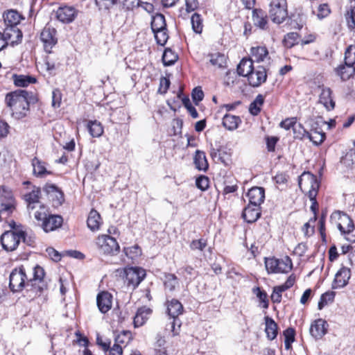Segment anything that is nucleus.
Segmentation results:
<instances>
[{"label": "nucleus", "instance_id": "15", "mask_svg": "<svg viewBox=\"0 0 355 355\" xmlns=\"http://www.w3.org/2000/svg\"><path fill=\"white\" fill-rule=\"evenodd\" d=\"M43 191L48 195V198L53 202L55 206L61 205L64 201V193L55 184H46L43 187Z\"/></svg>", "mask_w": 355, "mask_h": 355}, {"label": "nucleus", "instance_id": "61", "mask_svg": "<svg viewBox=\"0 0 355 355\" xmlns=\"http://www.w3.org/2000/svg\"><path fill=\"white\" fill-rule=\"evenodd\" d=\"M62 101V94L59 89H55L52 92V106L58 108L60 106Z\"/></svg>", "mask_w": 355, "mask_h": 355}, {"label": "nucleus", "instance_id": "52", "mask_svg": "<svg viewBox=\"0 0 355 355\" xmlns=\"http://www.w3.org/2000/svg\"><path fill=\"white\" fill-rule=\"evenodd\" d=\"M284 345L286 349L291 347V344L295 341V331L293 328H288L284 331Z\"/></svg>", "mask_w": 355, "mask_h": 355}, {"label": "nucleus", "instance_id": "5", "mask_svg": "<svg viewBox=\"0 0 355 355\" xmlns=\"http://www.w3.org/2000/svg\"><path fill=\"white\" fill-rule=\"evenodd\" d=\"M34 216L40 222V225L45 232L55 230L61 227L63 223L60 216L49 214L44 205H40V210L35 211Z\"/></svg>", "mask_w": 355, "mask_h": 355}, {"label": "nucleus", "instance_id": "53", "mask_svg": "<svg viewBox=\"0 0 355 355\" xmlns=\"http://www.w3.org/2000/svg\"><path fill=\"white\" fill-rule=\"evenodd\" d=\"M340 162L347 167H352L355 164V149H350L345 155L341 158Z\"/></svg>", "mask_w": 355, "mask_h": 355}, {"label": "nucleus", "instance_id": "37", "mask_svg": "<svg viewBox=\"0 0 355 355\" xmlns=\"http://www.w3.org/2000/svg\"><path fill=\"white\" fill-rule=\"evenodd\" d=\"M87 127L89 134L93 137H99L103 133V128L101 123L96 120L89 121Z\"/></svg>", "mask_w": 355, "mask_h": 355}, {"label": "nucleus", "instance_id": "44", "mask_svg": "<svg viewBox=\"0 0 355 355\" xmlns=\"http://www.w3.org/2000/svg\"><path fill=\"white\" fill-rule=\"evenodd\" d=\"M164 285L166 289L173 291L178 285V279L174 274L168 273L164 275Z\"/></svg>", "mask_w": 355, "mask_h": 355}, {"label": "nucleus", "instance_id": "27", "mask_svg": "<svg viewBox=\"0 0 355 355\" xmlns=\"http://www.w3.org/2000/svg\"><path fill=\"white\" fill-rule=\"evenodd\" d=\"M151 313L152 310L150 308H147L146 306L138 309L136 315L134 317L133 322L135 327H139L144 325L148 319V316Z\"/></svg>", "mask_w": 355, "mask_h": 355}, {"label": "nucleus", "instance_id": "50", "mask_svg": "<svg viewBox=\"0 0 355 355\" xmlns=\"http://www.w3.org/2000/svg\"><path fill=\"white\" fill-rule=\"evenodd\" d=\"M309 139L315 146L320 145L326 139L324 132H309Z\"/></svg>", "mask_w": 355, "mask_h": 355}, {"label": "nucleus", "instance_id": "18", "mask_svg": "<svg viewBox=\"0 0 355 355\" xmlns=\"http://www.w3.org/2000/svg\"><path fill=\"white\" fill-rule=\"evenodd\" d=\"M96 304L99 311L102 313H106L112 308V295L107 291H103L96 297Z\"/></svg>", "mask_w": 355, "mask_h": 355}, {"label": "nucleus", "instance_id": "33", "mask_svg": "<svg viewBox=\"0 0 355 355\" xmlns=\"http://www.w3.org/2000/svg\"><path fill=\"white\" fill-rule=\"evenodd\" d=\"M264 319L266 322L265 331L267 335V338L269 340H272L277 336V324L274 320L269 316H266Z\"/></svg>", "mask_w": 355, "mask_h": 355}, {"label": "nucleus", "instance_id": "22", "mask_svg": "<svg viewBox=\"0 0 355 355\" xmlns=\"http://www.w3.org/2000/svg\"><path fill=\"white\" fill-rule=\"evenodd\" d=\"M337 76H338L343 81L348 80L355 73V67L349 62L345 60V64H340L335 69Z\"/></svg>", "mask_w": 355, "mask_h": 355}, {"label": "nucleus", "instance_id": "43", "mask_svg": "<svg viewBox=\"0 0 355 355\" xmlns=\"http://www.w3.org/2000/svg\"><path fill=\"white\" fill-rule=\"evenodd\" d=\"M279 273H288L293 268V262L288 256H286L282 259H279L278 263Z\"/></svg>", "mask_w": 355, "mask_h": 355}, {"label": "nucleus", "instance_id": "20", "mask_svg": "<svg viewBox=\"0 0 355 355\" xmlns=\"http://www.w3.org/2000/svg\"><path fill=\"white\" fill-rule=\"evenodd\" d=\"M340 222L338 224V228L342 234L349 235L354 231V225L352 219L343 212L338 211Z\"/></svg>", "mask_w": 355, "mask_h": 355}, {"label": "nucleus", "instance_id": "41", "mask_svg": "<svg viewBox=\"0 0 355 355\" xmlns=\"http://www.w3.org/2000/svg\"><path fill=\"white\" fill-rule=\"evenodd\" d=\"M264 263L266 269L268 274H277L279 273V259H277L274 257H266L264 259Z\"/></svg>", "mask_w": 355, "mask_h": 355}, {"label": "nucleus", "instance_id": "17", "mask_svg": "<svg viewBox=\"0 0 355 355\" xmlns=\"http://www.w3.org/2000/svg\"><path fill=\"white\" fill-rule=\"evenodd\" d=\"M3 34L8 44L12 46L21 43L23 37L22 32L18 27L15 26H12V28L6 27Z\"/></svg>", "mask_w": 355, "mask_h": 355}, {"label": "nucleus", "instance_id": "3", "mask_svg": "<svg viewBox=\"0 0 355 355\" xmlns=\"http://www.w3.org/2000/svg\"><path fill=\"white\" fill-rule=\"evenodd\" d=\"M299 187L302 189L303 184L310 185V189L308 191V197L311 201V210L313 212V221L315 222L317 217L316 214L318 209V203L316 200L318 189L320 187V182L318 180L317 177L310 172H304L300 177L298 181Z\"/></svg>", "mask_w": 355, "mask_h": 355}, {"label": "nucleus", "instance_id": "28", "mask_svg": "<svg viewBox=\"0 0 355 355\" xmlns=\"http://www.w3.org/2000/svg\"><path fill=\"white\" fill-rule=\"evenodd\" d=\"M253 60L250 58H244L239 62L237 67V72L239 76L247 77L252 69L254 68L253 66Z\"/></svg>", "mask_w": 355, "mask_h": 355}, {"label": "nucleus", "instance_id": "31", "mask_svg": "<svg viewBox=\"0 0 355 355\" xmlns=\"http://www.w3.org/2000/svg\"><path fill=\"white\" fill-rule=\"evenodd\" d=\"M241 123V119L239 116L226 114L223 118V125L228 130H234Z\"/></svg>", "mask_w": 355, "mask_h": 355}, {"label": "nucleus", "instance_id": "35", "mask_svg": "<svg viewBox=\"0 0 355 355\" xmlns=\"http://www.w3.org/2000/svg\"><path fill=\"white\" fill-rule=\"evenodd\" d=\"M12 78L14 83L17 87H27L30 84L35 83L37 82V79L31 76L15 74Z\"/></svg>", "mask_w": 355, "mask_h": 355}, {"label": "nucleus", "instance_id": "6", "mask_svg": "<svg viewBox=\"0 0 355 355\" xmlns=\"http://www.w3.org/2000/svg\"><path fill=\"white\" fill-rule=\"evenodd\" d=\"M16 209V201L10 189L0 187V215L8 217Z\"/></svg>", "mask_w": 355, "mask_h": 355}, {"label": "nucleus", "instance_id": "2", "mask_svg": "<svg viewBox=\"0 0 355 355\" xmlns=\"http://www.w3.org/2000/svg\"><path fill=\"white\" fill-rule=\"evenodd\" d=\"M37 98L33 92L24 89H17L6 94L5 102L11 110V115L19 120L26 117L30 110V105L35 104Z\"/></svg>", "mask_w": 355, "mask_h": 355}, {"label": "nucleus", "instance_id": "30", "mask_svg": "<svg viewBox=\"0 0 355 355\" xmlns=\"http://www.w3.org/2000/svg\"><path fill=\"white\" fill-rule=\"evenodd\" d=\"M88 228L94 232L98 230L101 224V218L100 214L95 209H92L89 213L87 220Z\"/></svg>", "mask_w": 355, "mask_h": 355}, {"label": "nucleus", "instance_id": "14", "mask_svg": "<svg viewBox=\"0 0 355 355\" xmlns=\"http://www.w3.org/2000/svg\"><path fill=\"white\" fill-rule=\"evenodd\" d=\"M57 19L64 24L72 22L78 15V10L73 6H60L55 12Z\"/></svg>", "mask_w": 355, "mask_h": 355}, {"label": "nucleus", "instance_id": "34", "mask_svg": "<svg viewBox=\"0 0 355 355\" xmlns=\"http://www.w3.org/2000/svg\"><path fill=\"white\" fill-rule=\"evenodd\" d=\"M150 25L152 31L157 32L159 30H163L166 28L164 15L161 13H157L155 15H153Z\"/></svg>", "mask_w": 355, "mask_h": 355}, {"label": "nucleus", "instance_id": "11", "mask_svg": "<svg viewBox=\"0 0 355 355\" xmlns=\"http://www.w3.org/2000/svg\"><path fill=\"white\" fill-rule=\"evenodd\" d=\"M249 85L253 87H258L267 80L266 69L263 66H258L247 76Z\"/></svg>", "mask_w": 355, "mask_h": 355}, {"label": "nucleus", "instance_id": "9", "mask_svg": "<svg viewBox=\"0 0 355 355\" xmlns=\"http://www.w3.org/2000/svg\"><path fill=\"white\" fill-rule=\"evenodd\" d=\"M23 231L14 232L12 230L5 232L0 238L3 248L7 252H12L17 249L21 238Z\"/></svg>", "mask_w": 355, "mask_h": 355}, {"label": "nucleus", "instance_id": "56", "mask_svg": "<svg viewBox=\"0 0 355 355\" xmlns=\"http://www.w3.org/2000/svg\"><path fill=\"white\" fill-rule=\"evenodd\" d=\"M207 240L205 239H200L193 240L191 242L189 247L191 250H198L200 251H203L205 250V248L207 247Z\"/></svg>", "mask_w": 355, "mask_h": 355}, {"label": "nucleus", "instance_id": "26", "mask_svg": "<svg viewBox=\"0 0 355 355\" xmlns=\"http://www.w3.org/2000/svg\"><path fill=\"white\" fill-rule=\"evenodd\" d=\"M31 164L33 168V175L37 178H43L46 175H51V171H47L46 168V163L35 157L32 161Z\"/></svg>", "mask_w": 355, "mask_h": 355}, {"label": "nucleus", "instance_id": "23", "mask_svg": "<svg viewBox=\"0 0 355 355\" xmlns=\"http://www.w3.org/2000/svg\"><path fill=\"white\" fill-rule=\"evenodd\" d=\"M254 25L262 30H266L268 26V17L266 12L259 8L252 10V15Z\"/></svg>", "mask_w": 355, "mask_h": 355}, {"label": "nucleus", "instance_id": "57", "mask_svg": "<svg viewBox=\"0 0 355 355\" xmlns=\"http://www.w3.org/2000/svg\"><path fill=\"white\" fill-rule=\"evenodd\" d=\"M116 3L117 0H95V3L99 10H110Z\"/></svg>", "mask_w": 355, "mask_h": 355}, {"label": "nucleus", "instance_id": "63", "mask_svg": "<svg viewBox=\"0 0 355 355\" xmlns=\"http://www.w3.org/2000/svg\"><path fill=\"white\" fill-rule=\"evenodd\" d=\"M345 60L355 66V46H349L345 53Z\"/></svg>", "mask_w": 355, "mask_h": 355}, {"label": "nucleus", "instance_id": "4", "mask_svg": "<svg viewBox=\"0 0 355 355\" xmlns=\"http://www.w3.org/2000/svg\"><path fill=\"white\" fill-rule=\"evenodd\" d=\"M117 272L124 285L132 291L135 290L146 276V270L140 267H125L118 269Z\"/></svg>", "mask_w": 355, "mask_h": 355}, {"label": "nucleus", "instance_id": "54", "mask_svg": "<svg viewBox=\"0 0 355 355\" xmlns=\"http://www.w3.org/2000/svg\"><path fill=\"white\" fill-rule=\"evenodd\" d=\"M123 252L128 258L134 259L141 255V250L137 245H135L131 247L124 248Z\"/></svg>", "mask_w": 355, "mask_h": 355}, {"label": "nucleus", "instance_id": "10", "mask_svg": "<svg viewBox=\"0 0 355 355\" xmlns=\"http://www.w3.org/2000/svg\"><path fill=\"white\" fill-rule=\"evenodd\" d=\"M40 40L45 52L51 53L52 49L58 43L56 29L49 24L46 25L40 33Z\"/></svg>", "mask_w": 355, "mask_h": 355}, {"label": "nucleus", "instance_id": "46", "mask_svg": "<svg viewBox=\"0 0 355 355\" xmlns=\"http://www.w3.org/2000/svg\"><path fill=\"white\" fill-rule=\"evenodd\" d=\"M155 35L156 42L158 45L164 46L168 40V33L167 28L164 29L159 30L157 31H153Z\"/></svg>", "mask_w": 355, "mask_h": 355}, {"label": "nucleus", "instance_id": "42", "mask_svg": "<svg viewBox=\"0 0 355 355\" xmlns=\"http://www.w3.org/2000/svg\"><path fill=\"white\" fill-rule=\"evenodd\" d=\"M178 56L171 49H166L162 55V62L165 66L173 65L177 60Z\"/></svg>", "mask_w": 355, "mask_h": 355}, {"label": "nucleus", "instance_id": "38", "mask_svg": "<svg viewBox=\"0 0 355 355\" xmlns=\"http://www.w3.org/2000/svg\"><path fill=\"white\" fill-rule=\"evenodd\" d=\"M264 103V98L263 95L258 94L255 99L250 104L249 112L253 116H257L261 110V106Z\"/></svg>", "mask_w": 355, "mask_h": 355}, {"label": "nucleus", "instance_id": "36", "mask_svg": "<svg viewBox=\"0 0 355 355\" xmlns=\"http://www.w3.org/2000/svg\"><path fill=\"white\" fill-rule=\"evenodd\" d=\"M253 61L261 62L264 60V58L268 55V51L265 46L252 47L250 49Z\"/></svg>", "mask_w": 355, "mask_h": 355}, {"label": "nucleus", "instance_id": "12", "mask_svg": "<svg viewBox=\"0 0 355 355\" xmlns=\"http://www.w3.org/2000/svg\"><path fill=\"white\" fill-rule=\"evenodd\" d=\"M350 277L351 270L347 267L342 266L335 275L331 288L333 289L344 288L348 284Z\"/></svg>", "mask_w": 355, "mask_h": 355}, {"label": "nucleus", "instance_id": "48", "mask_svg": "<svg viewBox=\"0 0 355 355\" xmlns=\"http://www.w3.org/2000/svg\"><path fill=\"white\" fill-rule=\"evenodd\" d=\"M335 297V293L334 291H327L323 293L318 302V308L319 310H322L324 306L329 302H332Z\"/></svg>", "mask_w": 355, "mask_h": 355}, {"label": "nucleus", "instance_id": "24", "mask_svg": "<svg viewBox=\"0 0 355 355\" xmlns=\"http://www.w3.org/2000/svg\"><path fill=\"white\" fill-rule=\"evenodd\" d=\"M243 217L248 223L255 222L261 216V209L259 206H254L248 204L243 211Z\"/></svg>", "mask_w": 355, "mask_h": 355}, {"label": "nucleus", "instance_id": "49", "mask_svg": "<svg viewBox=\"0 0 355 355\" xmlns=\"http://www.w3.org/2000/svg\"><path fill=\"white\" fill-rule=\"evenodd\" d=\"M293 131L294 138L296 139L304 140L308 137L309 131H307L300 123H296V125L293 127Z\"/></svg>", "mask_w": 355, "mask_h": 355}, {"label": "nucleus", "instance_id": "64", "mask_svg": "<svg viewBox=\"0 0 355 355\" xmlns=\"http://www.w3.org/2000/svg\"><path fill=\"white\" fill-rule=\"evenodd\" d=\"M171 82L168 78L162 77L159 80V87L158 89V92L161 94H164L167 92Z\"/></svg>", "mask_w": 355, "mask_h": 355}, {"label": "nucleus", "instance_id": "25", "mask_svg": "<svg viewBox=\"0 0 355 355\" xmlns=\"http://www.w3.org/2000/svg\"><path fill=\"white\" fill-rule=\"evenodd\" d=\"M3 17L6 27L10 28H12V26L17 27V25L23 19L21 15L15 10H8L3 14Z\"/></svg>", "mask_w": 355, "mask_h": 355}, {"label": "nucleus", "instance_id": "60", "mask_svg": "<svg viewBox=\"0 0 355 355\" xmlns=\"http://www.w3.org/2000/svg\"><path fill=\"white\" fill-rule=\"evenodd\" d=\"M209 180L207 176L200 175L196 180V187L201 191H205L208 189Z\"/></svg>", "mask_w": 355, "mask_h": 355}, {"label": "nucleus", "instance_id": "16", "mask_svg": "<svg viewBox=\"0 0 355 355\" xmlns=\"http://www.w3.org/2000/svg\"><path fill=\"white\" fill-rule=\"evenodd\" d=\"M328 327L326 320L322 318L317 319L311 323L309 331L315 339H321L327 333Z\"/></svg>", "mask_w": 355, "mask_h": 355}, {"label": "nucleus", "instance_id": "7", "mask_svg": "<svg viewBox=\"0 0 355 355\" xmlns=\"http://www.w3.org/2000/svg\"><path fill=\"white\" fill-rule=\"evenodd\" d=\"M269 16L274 23H283L288 17L286 0H272L270 3Z\"/></svg>", "mask_w": 355, "mask_h": 355}, {"label": "nucleus", "instance_id": "55", "mask_svg": "<svg viewBox=\"0 0 355 355\" xmlns=\"http://www.w3.org/2000/svg\"><path fill=\"white\" fill-rule=\"evenodd\" d=\"M131 340V333L129 331H123L117 335L114 338V343L121 345L128 343Z\"/></svg>", "mask_w": 355, "mask_h": 355}, {"label": "nucleus", "instance_id": "62", "mask_svg": "<svg viewBox=\"0 0 355 355\" xmlns=\"http://www.w3.org/2000/svg\"><path fill=\"white\" fill-rule=\"evenodd\" d=\"M191 96L195 104L198 105L204 98V93L201 87H195L192 91Z\"/></svg>", "mask_w": 355, "mask_h": 355}, {"label": "nucleus", "instance_id": "1", "mask_svg": "<svg viewBox=\"0 0 355 355\" xmlns=\"http://www.w3.org/2000/svg\"><path fill=\"white\" fill-rule=\"evenodd\" d=\"M45 272L42 267L37 265L33 268V275L28 279L23 266L14 268L9 277V287L12 292L18 293L25 289L24 297L32 301L41 296L48 289L44 279Z\"/></svg>", "mask_w": 355, "mask_h": 355}, {"label": "nucleus", "instance_id": "39", "mask_svg": "<svg viewBox=\"0 0 355 355\" xmlns=\"http://www.w3.org/2000/svg\"><path fill=\"white\" fill-rule=\"evenodd\" d=\"M208 56L210 58L209 62L213 66L223 68L226 64V57L221 53H209Z\"/></svg>", "mask_w": 355, "mask_h": 355}, {"label": "nucleus", "instance_id": "19", "mask_svg": "<svg viewBox=\"0 0 355 355\" xmlns=\"http://www.w3.org/2000/svg\"><path fill=\"white\" fill-rule=\"evenodd\" d=\"M247 196L248 197L250 205L260 207L265 199V190L263 187H252L248 191Z\"/></svg>", "mask_w": 355, "mask_h": 355}, {"label": "nucleus", "instance_id": "47", "mask_svg": "<svg viewBox=\"0 0 355 355\" xmlns=\"http://www.w3.org/2000/svg\"><path fill=\"white\" fill-rule=\"evenodd\" d=\"M252 292L259 298V302L262 304V307L268 309L269 301L268 300V295L266 291L261 290L259 287H255L252 289Z\"/></svg>", "mask_w": 355, "mask_h": 355}, {"label": "nucleus", "instance_id": "51", "mask_svg": "<svg viewBox=\"0 0 355 355\" xmlns=\"http://www.w3.org/2000/svg\"><path fill=\"white\" fill-rule=\"evenodd\" d=\"M347 26L351 31H355V6H352L345 15Z\"/></svg>", "mask_w": 355, "mask_h": 355}, {"label": "nucleus", "instance_id": "8", "mask_svg": "<svg viewBox=\"0 0 355 355\" xmlns=\"http://www.w3.org/2000/svg\"><path fill=\"white\" fill-rule=\"evenodd\" d=\"M96 245L101 252L107 255H116L120 251V246L116 240L110 235L102 234L96 239Z\"/></svg>", "mask_w": 355, "mask_h": 355}, {"label": "nucleus", "instance_id": "13", "mask_svg": "<svg viewBox=\"0 0 355 355\" xmlns=\"http://www.w3.org/2000/svg\"><path fill=\"white\" fill-rule=\"evenodd\" d=\"M319 88L321 90L319 95V103L323 105L327 111L333 110L336 106L333 91L330 87L324 85L320 86Z\"/></svg>", "mask_w": 355, "mask_h": 355}, {"label": "nucleus", "instance_id": "21", "mask_svg": "<svg viewBox=\"0 0 355 355\" xmlns=\"http://www.w3.org/2000/svg\"><path fill=\"white\" fill-rule=\"evenodd\" d=\"M40 196L41 189L36 186H33V190L24 195L23 198L28 210H33L35 208V205L40 202Z\"/></svg>", "mask_w": 355, "mask_h": 355}, {"label": "nucleus", "instance_id": "32", "mask_svg": "<svg viewBox=\"0 0 355 355\" xmlns=\"http://www.w3.org/2000/svg\"><path fill=\"white\" fill-rule=\"evenodd\" d=\"M193 163L196 166V168L199 171H207L209 164L205 156V153L200 150H197L196 151L194 157H193Z\"/></svg>", "mask_w": 355, "mask_h": 355}, {"label": "nucleus", "instance_id": "58", "mask_svg": "<svg viewBox=\"0 0 355 355\" xmlns=\"http://www.w3.org/2000/svg\"><path fill=\"white\" fill-rule=\"evenodd\" d=\"M45 64L46 66V70L49 73H52L53 71L60 66V62L54 60L51 57L47 56L46 58Z\"/></svg>", "mask_w": 355, "mask_h": 355}, {"label": "nucleus", "instance_id": "59", "mask_svg": "<svg viewBox=\"0 0 355 355\" xmlns=\"http://www.w3.org/2000/svg\"><path fill=\"white\" fill-rule=\"evenodd\" d=\"M331 13V9L327 3H322L319 5L318 8L317 17L320 19H322Z\"/></svg>", "mask_w": 355, "mask_h": 355}, {"label": "nucleus", "instance_id": "29", "mask_svg": "<svg viewBox=\"0 0 355 355\" xmlns=\"http://www.w3.org/2000/svg\"><path fill=\"white\" fill-rule=\"evenodd\" d=\"M183 312V306L180 301L172 299L167 302V313L170 318H177Z\"/></svg>", "mask_w": 355, "mask_h": 355}, {"label": "nucleus", "instance_id": "45", "mask_svg": "<svg viewBox=\"0 0 355 355\" xmlns=\"http://www.w3.org/2000/svg\"><path fill=\"white\" fill-rule=\"evenodd\" d=\"M300 35L298 33L291 32L287 33L284 38V45L287 48H291L298 44Z\"/></svg>", "mask_w": 355, "mask_h": 355}, {"label": "nucleus", "instance_id": "40", "mask_svg": "<svg viewBox=\"0 0 355 355\" xmlns=\"http://www.w3.org/2000/svg\"><path fill=\"white\" fill-rule=\"evenodd\" d=\"M191 23L193 32L200 34L203 29V20L201 15L195 12L191 17Z\"/></svg>", "mask_w": 355, "mask_h": 355}]
</instances>
